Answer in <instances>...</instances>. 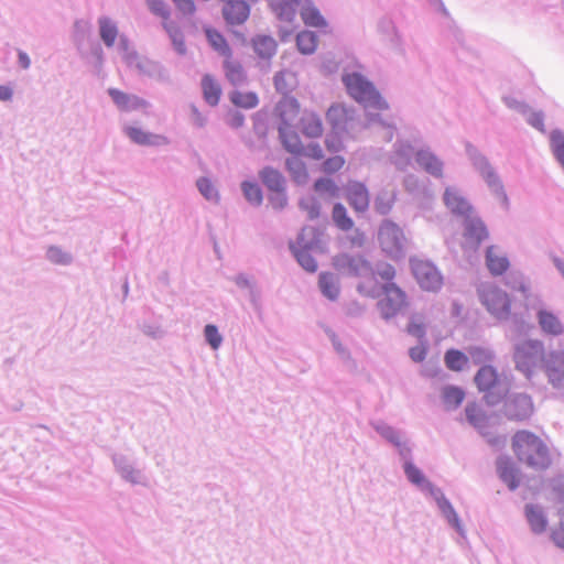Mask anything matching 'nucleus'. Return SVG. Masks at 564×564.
Returning <instances> with one entry per match:
<instances>
[{"mask_svg":"<svg viewBox=\"0 0 564 564\" xmlns=\"http://www.w3.org/2000/svg\"><path fill=\"white\" fill-rule=\"evenodd\" d=\"M545 371L553 386L564 382V352H552L545 359Z\"/></svg>","mask_w":564,"mask_h":564,"instance_id":"f3484780","label":"nucleus"},{"mask_svg":"<svg viewBox=\"0 0 564 564\" xmlns=\"http://www.w3.org/2000/svg\"><path fill=\"white\" fill-rule=\"evenodd\" d=\"M317 35L312 31H302L296 36V45L302 54H312L317 47Z\"/></svg>","mask_w":564,"mask_h":564,"instance_id":"4c0bfd02","label":"nucleus"},{"mask_svg":"<svg viewBox=\"0 0 564 564\" xmlns=\"http://www.w3.org/2000/svg\"><path fill=\"white\" fill-rule=\"evenodd\" d=\"M150 10L161 17L163 21L170 20V12L166 8L164 0H147Z\"/></svg>","mask_w":564,"mask_h":564,"instance_id":"5fc2aeb1","label":"nucleus"},{"mask_svg":"<svg viewBox=\"0 0 564 564\" xmlns=\"http://www.w3.org/2000/svg\"><path fill=\"white\" fill-rule=\"evenodd\" d=\"M505 411L508 419L523 421L533 413V404L528 395L520 394L506 403Z\"/></svg>","mask_w":564,"mask_h":564,"instance_id":"f8f14e48","label":"nucleus"},{"mask_svg":"<svg viewBox=\"0 0 564 564\" xmlns=\"http://www.w3.org/2000/svg\"><path fill=\"white\" fill-rule=\"evenodd\" d=\"M260 178L272 192H282V189H284V178L282 174L272 167L263 169L260 172Z\"/></svg>","mask_w":564,"mask_h":564,"instance_id":"2f4dec72","label":"nucleus"},{"mask_svg":"<svg viewBox=\"0 0 564 564\" xmlns=\"http://www.w3.org/2000/svg\"><path fill=\"white\" fill-rule=\"evenodd\" d=\"M126 133L133 142L142 145L160 144L166 142L165 138L148 133L135 127L126 128Z\"/></svg>","mask_w":564,"mask_h":564,"instance_id":"c756f323","label":"nucleus"},{"mask_svg":"<svg viewBox=\"0 0 564 564\" xmlns=\"http://www.w3.org/2000/svg\"><path fill=\"white\" fill-rule=\"evenodd\" d=\"M346 161L341 155H335L325 160L322 164V171L326 174H334L340 171Z\"/></svg>","mask_w":564,"mask_h":564,"instance_id":"3c124183","label":"nucleus"},{"mask_svg":"<svg viewBox=\"0 0 564 564\" xmlns=\"http://www.w3.org/2000/svg\"><path fill=\"white\" fill-rule=\"evenodd\" d=\"M286 169L290 172L292 178L299 183H305L308 178V173L305 163L297 156H293L286 160Z\"/></svg>","mask_w":564,"mask_h":564,"instance_id":"c9c22d12","label":"nucleus"},{"mask_svg":"<svg viewBox=\"0 0 564 564\" xmlns=\"http://www.w3.org/2000/svg\"><path fill=\"white\" fill-rule=\"evenodd\" d=\"M302 133L307 138H319L323 134L324 127L321 117L313 111H305L300 119Z\"/></svg>","mask_w":564,"mask_h":564,"instance_id":"a211bd4d","label":"nucleus"},{"mask_svg":"<svg viewBox=\"0 0 564 564\" xmlns=\"http://www.w3.org/2000/svg\"><path fill=\"white\" fill-rule=\"evenodd\" d=\"M497 470L499 477L511 490H514L519 486V471L510 458H499L497 460Z\"/></svg>","mask_w":564,"mask_h":564,"instance_id":"6ab92c4d","label":"nucleus"},{"mask_svg":"<svg viewBox=\"0 0 564 564\" xmlns=\"http://www.w3.org/2000/svg\"><path fill=\"white\" fill-rule=\"evenodd\" d=\"M408 333L416 338H423L425 335L424 324L421 319L413 318L406 328Z\"/></svg>","mask_w":564,"mask_h":564,"instance_id":"052dcab7","label":"nucleus"},{"mask_svg":"<svg viewBox=\"0 0 564 564\" xmlns=\"http://www.w3.org/2000/svg\"><path fill=\"white\" fill-rule=\"evenodd\" d=\"M294 256L299 263L308 272H315L317 263L306 249L294 248Z\"/></svg>","mask_w":564,"mask_h":564,"instance_id":"c03bdc74","label":"nucleus"},{"mask_svg":"<svg viewBox=\"0 0 564 564\" xmlns=\"http://www.w3.org/2000/svg\"><path fill=\"white\" fill-rule=\"evenodd\" d=\"M197 187L199 192L209 200H214L218 198L217 191L213 183L206 178L202 177L197 181Z\"/></svg>","mask_w":564,"mask_h":564,"instance_id":"603ef678","label":"nucleus"},{"mask_svg":"<svg viewBox=\"0 0 564 564\" xmlns=\"http://www.w3.org/2000/svg\"><path fill=\"white\" fill-rule=\"evenodd\" d=\"M200 85L204 100L209 106H217L221 97V87L217 79L214 76L206 74L203 76Z\"/></svg>","mask_w":564,"mask_h":564,"instance_id":"412c9836","label":"nucleus"},{"mask_svg":"<svg viewBox=\"0 0 564 564\" xmlns=\"http://www.w3.org/2000/svg\"><path fill=\"white\" fill-rule=\"evenodd\" d=\"M300 7V15L304 24L313 28H324L327 25L325 19L311 0H302Z\"/></svg>","mask_w":564,"mask_h":564,"instance_id":"4be33fe9","label":"nucleus"},{"mask_svg":"<svg viewBox=\"0 0 564 564\" xmlns=\"http://www.w3.org/2000/svg\"><path fill=\"white\" fill-rule=\"evenodd\" d=\"M343 82L348 94L365 107L386 109L387 102L381 98L371 83L366 80L360 74L352 73L343 77Z\"/></svg>","mask_w":564,"mask_h":564,"instance_id":"7ed1b4c3","label":"nucleus"},{"mask_svg":"<svg viewBox=\"0 0 564 564\" xmlns=\"http://www.w3.org/2000/svg\"><path fill=\"white\" fill-rule=\"evenodd\" d=\"M382 290L383 297L378 302V306L381 315L390 318L408 305L406 294L395 283L384 284Z\"/></svg>","mask_w":564,"mask_h":564,"instance_id":"0eeeda50","label":"nucleus"},{"mask_svg":"<svg viewBox=\"0 0 564 564\" xmlns=\"http://www.w3.org/2000/svg\"><path fill=\"white\" fill-rule=\"evenodd\" d=\"M539 325L546 334L557 336L564 332V327L558 317L552 312L541 310L538 313Z\"/></svg>","mask_w":564,"mask_h":564,"instance_id":"b1692460","label":"nucleus"},{"mask_svg":"<svg viewBox=\"0 0 564 564\" xmlns=\"http://www.w3.org/2000/svg\"><path fill=\"white\" fill-rule=\"evenodd\" d=\"M205 337L213 349H217L223 341V338L218 333L217 327L214 325H206Z\"/></svg>","mask_w":564,"mask_h":564,"instance_id":"4d7b16f0","label":"nucleus"},{"mask_svg":"<svg viewBox=\"0 0 564 564\" xmlns=\"http://www.w3.org/2000/svg\"><path fill=\"white\" fill-rule=\"evenodd\" d=\"M241 187L246 198L250 203L259 205L262 202L261 189L256 183L243 182Z\"/></svg>","mask_w":564,"mask_h":564,"instance_id":"de8ad7c7","label":"nucleus"},{"mask_svg":"<svg viewBox=\"0 0 564 564\" xmlns=\"http://www.w3.org/2000/svg\"><path fill=\"white\" fill-rule=\"evenodd\" d=\"M301 105L295 97L283 96L274 107L273 119L279 131L281 142L290 153H301L303 143L296 131Z\"/></svg>","mask_w":564,"mask_h":564,"instance_id":"f257e3e1","label":"nucleus"},{"mask_svg":"<svg viewBox=\"0 0 564 564\" xmlns=\"http://www.w3.org/2000/svg\"><path fill=\"white\" fill-rule=\"evenodd\" d=\"M444 202L447 208L457 215H468L471 209L469 204L454 188H446Z\"/></svg>","mask_w":564,"mask_h":564,"instance_id":"393cba45","label":"nucleus"},{"mask_svg":"<svg viewBox=\"0 0 564 564\" xmlns=\"http://www.w3.org/2000/svg\"><path fill=\"white\" fill-rule=\"evenodd\" d=\"M551 147L554 155L564 167V134L560 131H553L551 134Z\"/></svg>","mask_w":564,"mask_h":564,"instance_id":"49530a36","label":"nucleus"},{"mask_svg":"<svg viewBox=\"0 0 564 564\" xmlns=\"http://www.w3.org/2000/svg\"><path fill=\"white\" fill-rule=\"evenodd\" d=\"M100 36L107 46H112L116 42L118 30L117 26L107 18L99 20Z\"/></svg>","mask_w":564,"mask_h":564,"instance_id":"a19ab883","label":"nucleus"},{"mask_svg":"<svg viewBox=\"0 0 564 564\" xmlns=\"http://www.w3.org/2000/svg\"><path fill=\"white\" fill-rule=\"evenodd\" d=\"M326 119L333 130H345L354 119L352 111L341 104L332 105L326 111Z\"/></svg>","mask_w":564,"mask_h":564,"instance_id":"2eb2a0df","label":"nucleus"},{"mask_svg":"<svg viewBox=\"0 0 564 564\" xmlns=\"http://www.w3.org/2000/svg\"><path fill=\"white\" fill-rule=\"evenodd\" d=\"M273 84L279 93L284 96H289L288 94L296 86L295 74L288 70H281L274 75Z\"/></svg>","mask_w":564,"mask_h":564,"instance_id":"473e14b6","label":"nucleus"},{"mask_svg":"<svg viewBox=\"0 0 564 564\" xmlns=\"http://www.w3.org/2000/svg\"><path fill=\"white\" fill-rule=\"evenodd\" d=\"M427 354V348L424 344L412 347L409 351L410 358L414 362H422Z\"/></svg>","mask_w":564,"mask_h":564,"instance_id":"e2e57ef3","label":"nucleus"},{"mask_svg":"<svg viewBox=\"0 0 564 564\" xmlns=\"http://www.w3.org/2000/svg\"><path fill=\"white\" fill-rule=\"evenodd\" d=\"M286 196L284 194V189L282 192H274V195L271 196L270 202L275 209H281L286 205Z\"/></svg>","mask_w":564,"mask_h":564,"instance_id":"774afa93","label":"nucleus"},{"mask_svg":"<svg viewBox=\"0 0 564 564\" xmlns=\"http://www.w3.org/2000/svg\"><path fill=\"white\" fill-rule=\"evenodd\" d=\"M176 8L184 15H193L196 11V7L193 0H173Z\"/></svg>","mask_w":564,"mask_h":564,"instance_id":"680f3d73","label":"nucleus"},{"mask_svg":"<svg viewBox=\"0 0 564 564\" xmlns=\"http://www.w3.org/2000/svg\"><path fill=\"white\" fill-rule=\"evenodd\" d=\"M378 241L383 252L398 258L403 252L405 236L397 224L384 220L378 231Z\"/></svg>","mask_w":564,"mask_h":564,"instance_id":"423d86ee","label":"nucleus"},{"mask_svg":"<svg viewBox=\"0 0 564 564\" xmlns=\"http://www.w3.org/2000/svg\"><path fill=\"white\" fill-rule=\"evenodd\" d=\"M376 274L382 281H384L386 284L393 283L392 280L395 276V269L393 268V265H391L389 263H381V264L378 265Z\"/></svg>","mask_w":564,"mask_h":564,"instance_id":"bf43d9fd","label":"nucleus"},{"mask_svg":"<svg viewBox=\"0 0 564 564\" xmlns=\"http://www.w3.org/2000/svg\"><path fill=\"white\" fill-rule=\"evenodd\" d=\"M332 218L337 228L348 231L354 228V220L349 217L345 206L337 203L333 207Z\"/></svg>","mask_w":564,"mask_h":564,"instance_id":"e433bc0d","label":"nucleus"},{"mask_svg":"<svg viewBox=\"0 0 564 564\" xmlns=\"http://www.w3.org/2000/svg\"><path fill=\"white\" fill-rule=\"evenodd\" d=\"M481 303L488 312L499 319H506L511 313V301L508 294L496 285H484L479 290Z\"/></svg>","mask_w":564,"mask_h":564,"instance_id":"20e7f679","label":"nucleus"},{"mask_svg":"<svg viewBox=\"0 0 564 564\" xmlns=\"http://www.w3.org/2000/svg\"><path fill=\"white\" fill-rule=\"evenodd\" d=\"M338 130H333L325 139V145L329 152H338L344 148L343 140Z\"/></svg>","mask_w":564,"mask_h":564,"instance_id":"6e6d98bb","label":"nucleus"},{"mask_svg":"<svg viewBox=\"0 0 564 564\" xmlns=\"http://www.w3.org/2000/svg\"><path fill=\"white\" fill-rule=\"evenodd\" d=\"M345 189L346 199L356 213H365L369 208L370 195L364 183L350 181Z\"/></svg>","mask_w":564,"mask_h":564,"instance_id":"9d476101","label":"nucleus"},{"mask_svg":"<svg viewBox=\"0 0 564 564\" xmlns=\"http://www.w3.org/2000/svg\"><path fill=\"white\" fill-rule=\"evenodd\" d=\"M411 269L416 282L426 291H437L443 284V278L437 269L429 261L412 260Z\"/></svg>","mask_w":564,"mask_h":564,"instance_id":"1a4fd4ad","label":"nucleus"},{"mask_svg":"<svg viewBox=\"0 0 564 564\" xmlns=\"http://www.w3.org/2000/svg\"><path fill=\"white\" fill-rule=\"evenodd\" d=\"M108 94L120 110L131 111L148 107V102L135 95H129L116 88H109Z\"/></svg>","mask_w":564,"mask_h":564,"instance_id":"4468645a","label":"nucleus"},{"mask_svg":"<svg viewBox=\"0 0 564 564\" xmlns=\"http://www.w3.org/2000/svg\"><path fill=\"white\" fill-rule=\"evenodd\" d=\"M486 265L492 275H502L510 267L508 257L496 246L486 250Z\"/></svg>","mask_w":564,"mask_h":564,"instance_id":"dca6fc26","label":"nucleus"},{"mask_svg":"<svg viewBox=\"0 0 564 564\" xmlns=\"http://www.w3.org/2000/svg\"><path fill=\"white\" fill-rule=\"evenodd\" d=\"M445 366L452 371H462L468 364V356L457 349H448L444 355Z\"/></svg>","mask_w":564,"mask_h":564,"instance_id":"72a5a7b5","label":"nucleus"},{"mask_svg":"<svg viewBox=\"0 0 564 564\" xmlns=\"http://www.w3.org/2000/svg\"><path fill=\"white\" fill-rule=\"evenodd\" d=\"M314 189L317 193L327 194L330 197H336L339 192V188L335 184V182L330 178H325V177L318 178L314 183Z\"/></svg>","mask_w":564,"mask_h":564,"instance_id":"a18cd8bd","label":"nucleus"},{"mask_svg":"<svg viewBox=\"0 0 564 564\" xmlns=\"http://www.w3.org/2000/svg\"><path fill=\"white\" fill-rule=\"evenodd\" d=\"M466 237L475 241L476 243H480L488 237V232L484 224L479 220H471L467 224L466 227Z\"/></svg>","mask_w":564,"mask_h":564,"instance_id":"79ce46f5","label":"nucleus"},{"mask_svg":"<svg viewBox=\"0 0 564 564\" xmlns=\"http://www.w3.org/2000/svg\"><path fill=\"white\" fill-rule=\"evenodd\" d=\"M465 412H466V416L471 425H474L475 427H477L479 430L486 426V421H487L486 415L477 404H475V403L468 404L466 406Z\"/></svg>","mask_w":564,"mask_h":564,"instance_id":"37998d69","label":"nucleus"},{"mask_svg":"<svg viewBox=\"0 0 564 564\" xmlns=\"http://www.w3.org/2000/svg\"><path fill=\"white\" fill-rule=\"evenodd\" d=\"M318 284L322 293L329 300L335 301L339 296L338 279L329 273L322 272L319 274Z\"/></svg>","mask_w":564,"mask_h":564,"instance_id":"c85d7f7f","label":"nucleus"},{"mask_svg":"<svg viewBox=\"0 0 564 564\" xmlns=\"http://www.w3.org/2000/svg\"><path fill=\"white\" fill-rule=\"evenodd\" d=\"M442 395L447 409L458 408L465 399V392L460 388L453 386L445 387Z\"/></svg>","mask_w":564,"mask_h":564,"instance_id":"58836bf2","label":"nucleus"},{"mask_svg":"<svg viewBox=\"0 0 564 564\" xmlns=\"http://www.w3.org/2000/svg\"><path fill=\"white\" fill-rule=\"evenodd\" d=\"M224 69L227 80L234 86L241 85L247 80V74L241 63L234 59L232 54L225 58Z\"/></svg>","mask_w":564,"mask_h":564,"instance_id":"5701e85b","label":"nucleus"},{"mask_svg":"<svg viewBox=\"0 0 564 564\" xmlns=\"http://www.w3.org/2000/svg\"><path fill=\"white\" fill-rule=\"evenodd\" d=\"M207 39L210 45L218 51L225 57H230L231 50L226 41V39L216 30H206Z\"/></svg>","mask_w":564,"mask_h":564,"instance_id":"ea45409f","label":"nucleus"},{"mask_svg":"<svg viewBox=\"0 0 564 564\" xmlns=\"http://www.w3.org/2000/svg\"><path fill=\"white\" fill-rule=\"evenodd\" d=\"M333 265L338 272L350 276H364L367 274H373L371 263L366 259V257L361 254H337L333 259Z\"/></svg>","mask_w":564,"mask_h":564,"instance_id":"6e6552de","label":"nucleus"},{"mask_svg":"<svg viewBox=\"0 0 564 564\" xmlns=\"http://www.w3.org/2000/svg\"><path fill=\"white\" fill-rule=\"evenodd\" d=\"M443 508V511L444 513L446 514L448 521L457 529H459V522H458V517L455 512V510L453 509V507L451 506L449 502L445 501L444 505L442 506Z\"/></svg>","mask_w":564,"mask_h":564,"instance_id":"69168bd1","label":"nucleus"},{"mask_svg":"<svg viewBox=\"0 0 564 564\" xmlns=\"http://www.w3.org/2000/svg\"><path fill=\"white\" fill-rule=\"evenodd\" d=\"M348 241L351 248H362L366 243V235L364 231L356 229Z\"/></svg>","mask_w":564,"mask_h":564,"instance_id":"0e129e2a","label":"nucleus"},{"mask_svg":"<svg viewBox=\"0 0 564 564\" xmlns=\"http://www.w3.org/2000/svg\"><path fill=\"white\" fill-rule=\"evenodd\" d=\"M512 451L519 462L535 469H544L551 464L547 446L535 434L518 431L512 437Z\"/></svg>","mask_w":564,"mask_h":564,"instance_id":"f03ea898","label":"nucleus"},{"mask_svg":"<svg viewBox=\"0 0 564 564\" xmlns=\"http://www.w3.org/2000/svg\"><path fill=\"white\" fill-rule=\"evenodd\" d=\"M301 3L302 0H272L271 8L281 21L292 22Z\"/></svg>","mask_w":564,"mask_h":564,"instance_id":"aec40b11","label":"nucleus"},{"mask_svg":"<svg viewBox=\"0 0 564 564\" xmlns=\"http://www.w3.org/2000/svg\"><path fill=\"white\" fill-rule=\"evenodd\" d=\"M256 54L262 59H270L276 53V41L268 35H258L252 40Z\"/></svg>","mask_w":564,"mask_h":564,"instance_id":"a878e982","label":"nucleus"},{"mask_svg":"<svg viewBox=\"0 0 564 564\" xmlns=\"http://www.w3.org/2000/svg\"><path fill=\"white\" fill-rule=\"evenodd\" d=\"M393 205V196L389 193L379 194L375 199V209L380 215L388 214Z\"/></svg>","mask_w":564,"mask_h":564,"instance_id":"09e8293b","label":"nucleus"},{"mask_svg":"<svg viewBox=\"0 0 564 564\" xmlns=\"http://www.w3.org/2000/svg\"><path fill=\"white\" fill-rule=\"evenodd\" d=\"M475 383L480 391L487 393L485 395L487 403H496L491 391L499 384V376L494 367L482 366L475 376Z\"/></svg>","mask_w":564,"mask_h":564,"instance_id":"9b49d317","label":"nucleus"},{"mask_svg":"<svg viewBox=\"0 0 564 564\" xmlns=\"http://www.w3.org/2000/svg\"><path fill=\"white\" fill-rule=\"evenodd\" d=\"M481 173H482V176L485 177V180L487 181V183L489 184V186H491L496 192H501V198L503 202L507 200V196L506 194L502 192V186L498 180V177L496 176L495 172L492 171V169L489 166V165H485L481 170Z\"/></svg>","mask_w":564,"mask_h":564,"instance_id":"8fccbe9b","label":"nucleus"},{"mask_svg":"<svg viewBox=\"0 0 564 564\" xmlns=\"http://www.w3.org/2000/svg\"><path fill=\"white\" fill-rule=\"evenodd\" d=\"M163 28L167 32V34L173 43V46L177 51V53L181 55L185 54L186 46H185L184 35L181 31V28L177 25V23L170 19L167 21H163Z\"/></svg>","mask_w":564,"mask_h":564,"instance_id":"7c9ffc66","label":"nucleus"},{"mask_svg":"<svg viewBox=\"0 0 564 564\" xmlns=\"http://www.w3.org/2000/svg\"><path fill=\"white\" fill-rule=\"evenodd\" d=\"M416 162L427 173L434 176H442L443 163L433 153L429 151L417 152Z\"/></svg>","mask_w":564,"mask_h":564,"instance_id":"bb28decb","label":"nucleus"},{"mask_svg":"<svg viewBox=\"0 0 564 564\" xmlns=\"http://www.w3.org/2000/svg\"><path fill=\"white\" fill-rule=\"evenodd\" d=\"M525 516L533 532L542 533L545 531L546 520L543 512L539 508L531 505L527 506Z\"/></svg>","mask_w":564,"mask_h":564,"instance_id":"f704fd0d","label":"nucleus"},{"mask_svg":"<svg viewBox=\"0 0 564 564\" xmlns=\"http://www.w3.org/2000/svg\"><path fill=\"white\" fill-rule=\"evenodd\" d=\"M232 105L242 109H253L259 105V97L254 91L232 90L229 94Z\"/></svg>","mask_w":564,"mask_h":564,"instance_id":"cd10ccee","label":"nucleus"},{"mask_svg":"<svg viewBox=\"0 0 564 564\" xmlns=\"http://www.w3.org/2000/svg\"><path fill=\"white\" fill-rule=\"evenodd\" d=\"M250 9L242 0H229L225 2L223 15L230 25L242 24L249 18Z\"/></svg>","mask_w":564,"mask_h":564,"instance_id":"ddd939ff","label":"nucleus"},{"mask_svg":"<svg viewBox=\"0 0 564 564\" xmlns=\"http://www.w3.org/2000/svg\"><path fill=\"white\" fill-rule=\"evenodd\" d=\"M543 345L539 340H527L520 344L514 354L517 369L528 378L531 377L543 358Z\"/></svg>","mask_w":564,"mask_h":564,"instance_id":"39448f33","label":"nucleus"},{"mask_svg":"<svg viewBox=\"0 0 564 564\" xmlns=\"http://www.w3.org/2000/svg\"><path fill=\"white\" fill-rule=\"evenodd\" d=\"M468 354L473 362L476 365L485 364L487 361H490L492 358L491 354L487 349L481 347L469 348Z\"/></svg>","mask_w":564,"mask_h":564,"instance_id":"864d4df0","label":"nucleus"},{"mask_svg":"<svg viewBox=\"0 0 564 564\" xmlns=\"http://www.w3.org/2000/svg\"><path fill=\"white\" fill-rule=\"evenodd\" d=\"M404 471L409 478V480L415 485H422L425 481V478L421 470L414 466L412 463H406L404 465Z\"/></svg>","mask_w":564,"mask_h":564,"instance_id":"13d9d810","label":"nucleus"},{"mask_svg":"<svg viewBox=\"0 0 564 564\" xmlns=\"http://www.w3.org/2000/svg\"><path fill=\"white\" fill-rule=\"evenodd\" d=\"M552 540L553 542L561 549H564V524L560 523L553 531H552Z\"/></svg>","mask_w":564,"mask_h":564,"instance_id":"338daca9","label":"nucleus"}]
</instances>
